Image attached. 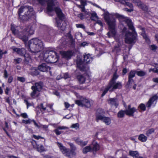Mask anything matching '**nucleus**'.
Segmentation results:
<instances>
[{
  "label": "nucleus",
  "mask_w": 158,
  "mask_h": 158,
  "mask_svg": "<svg viewBox=\"0 0 158 158\" xmlns=\"http://www.w3.org/2000/svg\"><path fill=\"white\" fill-rule=\"evenodd\" d=\"M116 17L118 18L121 23L125 21L128 26L130 29L132 31L130 32L129 31H126L127 28L124 27L123 29V32H125L124 39L125 42L128 44H134L135 42L137 33L135 30L133 24L131 20L128 18L121 15L118 14H110L108 12H105L104 13V18L105 21L108 24L109 30V31L107 33L109 37H114L116 34L115 28L116 20L113 17Z\"/></svg>",
  "instance_id": "f257e3e1"
},
{
  "label": "nucleus",
  "mask_w": 158,
  "mask_h": 158,
  "mask_svg": "<svg viewBox=\"0 0 158 158\" xmlns=\"http://www.w3.org/2000/svg\"><path fill=\"white\" fill-rule=\"evenodd\" d=\"M57 3L56 0H48L47 12L50 15H51L50 13L51 12H56L59 19V20L57 19H56V25L57 27L60 28V30L63 31L65 28L66 24L65 21H63L64 19V16L61 10L58 7H55L57 5Z\"/></svg>",
  "instance_id": "f03ea898"
},
{
  "label": "nucleus",
  "mask_w": 158,
  "mask_h": 158,
  "mask_svg": "<svg viewBox=\"0 0 158 158\" xmlns=\"http://www.w3.org/2000/svg\"><path fill=\"white\" fill-rule=\"evenodd\" d=\"M26 46L28 47L32 52L36 53L43 49V45L42 41L38 39H34L30 40Z\"/></svg>",
  "instance_id": "7ed1b4c3"
},
{
  "label": "nucleus",
  "mask_w": 158,
  "mask_h": 158,
  "mask_svg": "<svg viewBox=\"0 0 158 158\" xmlns=\"http://www.w3.org/2000/svg\"><path fill=\"white\" fill-rule=\"evenodd\" d=\"M40 56L42 59L48 63H54L58 60L56 53L52 51L44 50Z\"/></svg>",
  "instance_id": "20e7f679"
},
{
  "label": "nucleus",
  "mask_w": 158,
  "mask_h": 158,
  "mask_svg": "<svg viewBox=\"0 0 158 158\" xmlns=\"http://www.w3.org/2000/svg\"><path fill=\"white\" fill-rule=\"evenodd\" d=\"M118 77V76L116 73H115L113 75L112 79L104 90L102 94V96H104L108 91L112 92L114 89H120L121 88V83L119 82H115V80L117 79Z\"/></svg>",
  "instance_id": "39448f33"
},
{
  "label": "nucleus",
  "mask_w": 158,
  "mask_h": 158,
  "mask_svg": "<svg viewBox=\"0 0 158 158\" xmlns=\"http://www.w3.org/2000/svg\"><path fill=\"white\" fill-rule=\"evenodd\" d=\"M18 13L19 17L24 20L27 19V18L34 17L35 15L33 8L30 6H22L19 9Z\"/></svg>",
  "instance_id": "423d86ee"
},
{
  "label": "nucleus",
  "mask_w": 158,
  "mask_h": 158,
  "mask_svg": "<svg viewBox=\"0 0 158 158\" xmlns=\"http://www.w3.org/2000/svg\"><path fill=\"white\" fill-rule=\"evenodd\" d=\"M34 32L33 29L30 27L25 29L22 33H20L18 36L19 38L25 42L28 40V36L33 34Z\"/></svg>",
  "instance_id": "0eeeda50"
},
{
  "label": "nucleus",
  "mask_w": 158,
  "mask_h": 158,
  "mask_svg": "<svg viewBox=\"0 0 158 158\" xmlns=\"http://www.w3.org/2000/svg\"><path fill=\"white\" fill-rule=\"evenodd\" d=\"M11 48L14 52H16L19 55H24L26 61H29L30 59V57L29 55L26 53V51L24 48L20 49L14 47H12Z\"/></svg>",
  "instance_id": "6e6552de"
},
{
  "label": "nucleus",
  "mask_w": 158,
  "mask_h": 158,
  "mask_svg": "<svg viewBox=\"0 0 158 158\" xmlns=\"http://www.w3.org/2000/svg\"><path fill=\"white\" fill-rule=\"evenodd\" d=\"M76 103L81 106H84L87 108H89L91 106V102L89 100L84 98L81 100L75 101Z\"/></svg>",
  "instance_id": "1a4fd4ad"
},
{
  "label": "nucleus",
  "mask_w": 158,
  "mask_h": 158,
  "mask_svg": "<svg viewBox=\"0 0 158 158\" xmlns=\"http://www.w3.org/2000/svg\"><path fill=\"white\" fill-rule=\"evenodd\" d=\"M52 105L44 103L41 104L40 106L41 109L44 111L47 112L52 113L54 110L52 108Z\"/></svg>",
  "instance_id": "9d476101"
},
{
  "label": "nucleus",
  "mask_w": 158,
  "mask_h": 158,
  "mask_svg": "<svg viewBox=\"0 0 158 158\" xmlns=\"http://www.w3.org/2000/svg\"><path fill=\"white\" fill-rule=\"evenodd\" d=\"M57 144L60 151L65 156L69 157H71L69 149L66 148L61 143L59 142H57Z\"/></svg>",
  "instance_id": "9b49d317"
},
{
  "label": "nucleus",
  "mask_w": 158,
  "mask_h": 158,
  "mask_svg": "<svg viewBox=\"0 0 158 158\" xmlns=\"http://www.w3.org/2000/svg\"><path fill=\"white\" fill-rule=\"evenodd\" d=\"M121 2L123 4L125 2L131 1L132 2L135 3L136 5L138 6L140 8H142L144 10H146L147 9V7L144 5H143L142 2L139 0H123Z\"/></svg>",
  "instance_id": "f8f14e48"
},
{
  "label": "nucleus",
  "mask_w": 158,
  "mask_h": 158,
  "mask_svg": "<svg viewBox=\"0 0 158 158\" xmlns=\"http://www.w3.org/2000/svg\"><path fill=\"white\" fill-rule=\"evenodd\" d=\"M137 111V110L135 107H131L130 105H129L127 109L125 110V114L129 116H134L135 112Z\"/></svg>",
  "instance_id": "ddd939ff"
},
{
  "label": "nucleus",
  "mask_w": 158,
  "mask_h": 158,
  "mask_svg": "<svg viewBox=\"0 0 158 158\" xmlns=\"http://www.w3.org/2000/svg\"><path fill=\"white\" fill-rule=\"evenodd\" d=\"M97 118V120H100L102 121L106 125H109L111 123V120L109 118L105 117L102 115H98Z\"/></svg>",
  "instance_id": "4468645a"
},
{
  "label": "nucleus",
  "mask_w": 158,
  "mask_h": 158,
  "mask_svg": "<svg viewBox=\"0 0 158 158\" xmlns=\"http://www.w3.org/2000/svg\"><path fill=\"white\" fill-rule=\"evenodd\" d=\"M158 97L156 95H155L151 98L148 101L146 104V106L148 107L151 106H154L156 103V100Z\"/></svg>",
  "instance_id": "2eb2a0df"
},
{
  "label": "nucleus",
  "mask_w": 158,
  "mask_h": 158,
  "mask_svg": "<svg viewBox=\"0 0 158 158\" xmlns=\"http://www.w3.org/2000/svg\"><path fill=\"white\" fill-rule=\"evenodd\" d=\"M69 128L64 126H58L56 129L54 131V132L57 135H59L63 132L62 130H67Z\"/></svg>",
  "instance_id": "dca6fc26"
},
{
  "label": "nucleus",
  "mask_w": 158,
  "mask_h": 158,
  "mask_svg": "<svg viewBox=\"0 0 158 158\" xmlns=\"http://www.w3.org/2000/svg\"><path fill=\"white\" fill-rule=\"evenodd\" d=\"M38 69L43 72H47L50 70V67L47 65L45 63H43L38 67Z\"/></svg>",
  "instance_id": "f3484780"
},
{
  "label": "nucleus",
  "mask_w": 158,
  "mask_h": 158,
  "mask_svg": "<svg viewBox=\"0 0 158 158\" xmlns=\"http://www.w3.org/2000/svg\"><path fill=\"white\" fill-rule=\"evenodd\" d=\"M80 2L81 4V5H78V7L80 8H82L81 10L82 11L84 12L85 13V14L87 15H89V12L86 11L84 7V6H85L86 4V0H80Z\"/></svg>",
  "instance_id": "a211bd4d"
},
{
  "label": "nucleus",
  "mask_w": 158,
  "mask_h": 158,
  "mask_svg": "<svg viewBox=\"0 0 158 158\" xmlns=\"http://www.w3.org/2000/svg\"><path fill=\"white\" fill-rule=\"evenodd\" d=\"M108 102L112 107L114 106L116 108L118 105V101L116 99L110 98L108 100Z\"/></svg>",
  "instance_id": "6ab92c4d"
},
{
  "label": "nucleus",
  "mask_w": 158,
  "mask_h": 158,
  "mask_svg": "<svg viewBox=\"0 0 158 158\" xmlns=\"http://www.w3.org/2000/svg\"><path fill=\"white\" fill-rule=\"evenodd\" d=\"M33 147L35 148H37L38 151L41 152L44 150V148L42 145H37L35 141L33 140L31 142Z\"/></svg>",
  "instance_id": "aec40b11"
},
{
  "label": "nucleus",
  "mask_w": 158,
  "mask_h": 158,
  "mask_svg": "<svg viewBox=\"0 0 158 158\" xmlns=\"http://www.w3.org/2000/svg\"><path fill=\"white\" fill-rule=\"evenodd\" d=\"M60 54L63 57L66 59L69 58L72 55V53L71 51L64 52L61 51Z\"/></svg>",
  "instance_id": "412c9836"
},
{
  "label": "nucleus",
  "mask_w": 158,
  "mask_h": 158,
  "mask_svg": "<svg viewBox=\"0 0 158 158\" xmlns=\"http://www.w3.org/2000/svg\"><path fill=\"white\" fill-rule=\"evenodd\" d=\"M74 140L77 143L81 146H85L88 143V141H83L79 138H75Z\"/></svg>",
  "instance_id": "4be33fe9"
},
{
  "label": "nucleus",
  "mask_w": 158,
  "mask_h": 158,
  "mask_svg": "<svg viewBox=\"0 0 158 158\" xmlns=\"http://www.w3.org/2000/svg\"><path fill=\"white\" fill-rule=\"evenodd\" d=\"M90 145L91 147L92 150L94 151H96L99 149L100 146L95 141H93Z\"/></svg>",
  "instance_id": "5701e85b"
},
{
  "label": "nucleus",
  "mask_w": 158,
  "mask_h": 158,
  "mask_svg": "<svg viewBox=\"0 0 158 158\" xmlns=\"http://www.w3.org/2000/svg\"><path fill=\"white\" fill-rule=\"evenodd\" d=\"M32 86H34V89L39 92L40 91L42 88V84L41 82H37Z\"/></svg>",
  "instance_id": "b1692460"
},
{
  "label": "nucleus",
  "mask_w": 158,
  "mask_h": 158,
  "mask_svg": "<svg viewBox=\"0 0 158 158\" xmlns=\"http://www.w3.org/2000/svg\"><path fill=\"white\" fill-rule=\"evenodd\" d=\"M34 88V86L31 87V88L33 91L31 94V96L34 98L38 97L39 94V92L35 89Z\"/></svg>",
  "instance_id": "393cba45"
},
{
  "label": "nucleus",
  "mask_w": 158,
  "mask_h": 158,
  "mask_svg": "<svg viewBox=\"0 0 158 158\" xmlns=\"http://www.w3.org/2000/svg\"><path fill=\"white\" fill-rule=\"evenodd\" d=\"M129 155L133 157V158H137L139 157V153L137 151L130 150Z\"/></svg>",
  "instance_id": "a878e982"
},
{
  "label": "nucleus",
  "mask_w": 158,
  "mask_h": 158,
  "mask_svg": "<svg viewBox=\"0 0 158 158\" xmlns=\"http://www.w3.org/2000/svg\"><path fill=\"white\" fill-rule=\"evenodd\" d=\"M92 60V59L89 54H86L84 56V62L88 63L90 62Z\"/></svg>",
  "instance_id": "bb28decb"
},
{
  "label": "nucleus",
  "mask_w": 158,
  "mask_h": 158,
  "mask_svg": "<svg viewBox=\"0 0 158 158\" xmlns=\"http://www.w3.org/2000/svg\"><path fill=\"white\" fill-rule=\"evenodd\" d=\"M69 145L71 148V151H70V152L71 157L72 156L75 155L74 151L76 150V148L74 145L72 143H70Z\"/></svg>",
  "instance_id": "cd10ccee"
},
{
  "label": "nucleus",
  "mask_w": 158,
  "mask_h": 158,
  "mask_svg": "<svg viewBox=\"0 0 158 158\" xmlns=\"http://www.w3.org/2000/svg\"><path fill=\"white\" fill-rule=\"evenodd\" d=\"M139 139L142 142H145L147 139V137L143 134L140 135L138 137Z\"/></svg>",
  "instance_id": "c85d7f7f"
},
{
  "label": "nucleus",
  "mask_w": 158,
  "mask_h": 158,
  "mask_svg": "<svg viewBox=\"0 0 158 158\" xmlns=\"http://www.w3.org/2000/svg\"><path fill=\"white\" fill-rule=\"evenodd\" d=\"M91 150L92 148L90 145L87 146L83 149L82 152L84 153H86L88 152H89Z\"/></svg>",
  "instance_id": "c756f323"
},
{
  "label": "nucleus",
  "mask_w": 158,
  "mask_h": 158,
  "mask_svg": "<svg viewBox=\"0 0 158 158\" xmlns=\"http://www.w3.org/2000/svg\"><path fill=\"white\" fill-rule=\"evenodd\" d=\"M77 79L80 83L83 84L85 81V78L83 75H79L77 77Z\"/></svg>",
  "instance_id": "7c9ffc66"
},
{
  "label": "nucleus",
  "mask_w": 158,
  "mask_h": 158,
  "mask_svg": "<svg viewBox=\"0 0 158 158\" xmlns=\"http://www.w3.org/2000/svg\"><path fill=\"white\" fill-rule=\"evenodd\" d=\"M33 123L35 126L37 127L38 128L42 127L44 128L45 130H47L48 128V126L47 125H39L37 124L35 121H33Z\"/></svg>",
  "instance_id": "2f4dec72"
},
{
  "label": "nucleus",
  "mask_w": 158,
  "mask_h": 158,
  "mask_svg": "<svg viewBox=\"0 0 158 158\" xmlns=\"http://www.w3.org/2000/svg\"><path fill=\"white\" fill-rule=\"evenodd\" d=\"M142 32L141 33V35H142L143 38L145 39V41L148 43L149 42V40L148 37L147 35L144 32V29L143 28H142Z\"/></svg>",
  "instance_id": "473e14b6"
},
{
  "label": "nucleus",
  "mask_w": 158,
  "mask_h": 158,
  "mask_svg": "<svg viewBox=\"0 0 158 158\" xmlns=\"http://www.w3.org/2000/svg\"><path fill=\"white\" fill-rule=\"evenodd\" d=\"M91 19L94 21H96L98 19V17L95 12H93L91 13Z\"/></svg>",
  "instance_id": "72a5a7b5"
},
{
  "label": "nucleus",
  "mask_w": 158,
  "mask_h": 158,
  "mask_svg": "<svg viewBox=\"0 0 158 158\" xmlns=\"http://www.w3.org/2000/svg\"><path fill=\"white\" fill-rule=\"evenodd\" d=\"M156 65L158 64H155V66L154 68L150 69L149 70V72L152 71L154 73H158V68L156 67Z\"/></svg>",
  "instance_id": "f704fd0d"
},
{
  "label": "nucleus",
  "mask_w": 158,
  "mask_h": 158,
  "mask_svg": "<svg viewBox=\"0 0 158 158\" xmlns=\"http://www.w3.org/2000/svg\"><path fill=\"white\" fill-rule=\"evenodd\" d=\"M137 74L139 76L142 77L145 75L146 73L143 71H140L136 72Z\"/></svg>",
  "instance_id": "c9c22d12"
},
{
  "label": "nucleus",
  "mask_w": 158,
  "mask_h": 158,
  "mask_svg": "<svg viewBox=\"0 0 158 158\" xmlns=\"http://www.w3.org/2000/svg\"><path fill=\"white\" fill-rule=\"evenodd\" d=\"M125 114V110H121L118 113V116L119 118L123 117Z\"/></svg>",
  "instance_id": "e433bc0d"
},
{
  "label": "nucleus",
  "mask_w": 158,
  "mask_h": 158,
  "mask_svg": "<svg viewBox=\"0 0 158 158\" xmlns=\"http://www.w3.org/2000/svg\"><path fill=\"white\" fill-rule=\"evenodd\" d=\"M71 128L75 129H77L79 127V125L78 123L73 124L71 126Z\"/></svg>",
  "instance_id": "4c0bfd02"
},
{
  "label": "nucleus",
  "mask_w": 158,
  "mask_h": 158,
  "mask_svg": "<svg viewBox=\"0 0 158 158\" xmlns=\"http://www.w3.org/2000/svg\"><path fill=\"white\" fill-rule=\"evenodd\" d=\"M77 66L81 70H82V69L81 68V66H82V61L81 60H77Z\"/></svg>",
  "instance_id": "58836bf2"
},
{
  "label": "nucleus",
  "mask_w": 158,
  "mask_h": 158,
  "mask_svg": "<svg viewBox=\"0 0 158 158\" xmlns=\"http://www.w3.org/2000/svg\"><path fill=\"white\" fill-rule=\"evenodd\" d=\"M33 121H34V120H31L30 119H28L27 120H22V123L25 124H30L32 122H33Z\"/></svg>",
  "instance_id": "ea45409f"
},
{
  "label": "nucleus",
  "mask_w": 158,
  "mask_h": 158,
  "mask_svg": "<svg viewBox=\"0 0 158 158\" xmlns=\"http://www.w3.org/2000/svg\"><path fill=\"white\" fill-rule=\"evenodd\" d=\"M22 60L21 58H18L15 59H14V63L15 64H18L19 63L21 62Z\"/></svg>",
  "instance_id": "a19ab883"
},
{
  "label": "nucleus",
  "mask_w": 158,
  "mask_h": 158,
  "mask_svg": "<svg viewBox=\"0 0 158 158\" xmlns=\"http://www.w3.org/2000/svg\"><path fill=\"white\" fill-rule=\"evenodd\" d=\"M154 130L153 129H149L146 132V135L148 136H149L150 135L152 134L154 132Z\"/></svg>",
  "instance_id": "79ce46f5"
},
{
  "label": "nucleus",
  "mask_w": 158,
  "mask_h": 158,
  "mask_svg": "<svg viewBox=\"0 0 158 158\" xmlns=\"http://www.w3.org/2000/svg\"><path fill=\"white\" fill-rule=\"evenodd\" d=\"M139 108V109L143 111H144L145 110V106L144 104L143 103L140 104Z\"/></svg>",
  "instance_id": "37998d69"
},
{
  "label": "nucleus",
  "mask_w": 158,
  "mask_h": 158,
  "mask_svg": "<svg viewBox=\"0 0 158 158\" xmlns=\"http://www.w3.org/2000/svg\"><path fill=\"white\" fill-rule=\"evenodd\" d=\"M135 72L134 71H131L130 72L129 76V77H130V78H132L134 77L135 75Z\"/></svg>",
  "instance_id": "c03bdc74"
},
{
  "label": "nucleus",
  "mask_w": 158,
  "mask_h": 158,
  "mask_svg": "<svg viewBox=\"0 0 158 158\" xmlns=\"http://www.w3.org/2000/svg\"><path fill=\"white\" fill-rule=\"evenodd\" d=\"M5 128H4L3 129L4 131H5L7 135L8 136H10V135H9L8 133L7 132V131H6V128L8 129L9 128L8 125V123L7 122H6L5 123Z\"/></svg>",
  "instance_id": "a18cd8bd"
},
{
  "label": "nucleus",
  "mask_w": 158,
  "mask_h": 158,
  "mask_svg": "<svg viewBox=\"0 0 158 158\" xmlns=\"http://www.w3.org/2000/svg\"><path fill=\"white\" fill-rule=\"evenodd\" d=\"M124 4H125L127 6H129L131 8H133V5L131 3H130L128 2H125L124 3Z\"/></svg>",
  "instance_id": "49530a36"
},
{
  "label": "nucleus",
  "mask_w": 158,
  "mask_h": 158,
  "mask_svg": "<svg viewBox=\"0 0 158 158\" xmlns=\"http://www.w3.org/2000/svg\"><path fill=\"white\" fill-rule=\"evenodd\" d=\"M76 26L77 28H82L83 29L85 28V27L82 24H76Z\"/></svg>",
  "instance_id": "de8ad7c7"
},
{
  "label": "nucleus",
  "mask_w": 158,
  "mask_h": 158,
  "mask_svg": "<svg viewBox=\"0 0 158 158\" xmlns=\"http://www.w3.org/2000/svg\"><path fill=\"white\" fill-rule=\"evenodd\" d=\"M120 46L119 44L118 43L117 45H115L114 47V50L116 51H118L120 49V48H119Z\"/></svg>",
  "instance_id": "09e8293b"
},
{
  "label": "nucleus",
  "mask_w": 158,
  "mask_h": 158,
  "mask_svg": "<svg viewBox=\"0 0 158 158\" xmlns=\"http://www.w3.org/2000/svg\"><path fill=\"white\" fill-rule=\"evenodd\" d=\"M17 79L22 82H24L25 80V79L24 78L21 77H17Z\"/></svg>",
  "instance_id": "8fccbe9b"
},
{
  "label": "nucleus",
  "mask_w": 158,
  "mask_h": 158,
  "mask_svg": "<svg viewBox=\"0 0 158 158\" xmlns=\"http://www.w3.org/2000/svg\"><path fill=\"white\" fill-rule=\"evenodd\" d=\"M157 47L154 45H152L150 46V49L152 50H155L157 49Z\"/></svg>",
  "instance_id": "3c124183"
},
{
  "label": "nucleus",
  "mask_w": 158,
  "mask_h": 158,
  "mask_svg": "<svg viewBox=\"0 0 158 158\" xmlns=\"http://www.w3.org/2000/svg\"><path fill=\"white\" fill-rule=\"evenodd\" d=\"M95 21H96V23L99 25L101 27L103 26V25L102 22L101 20H99L98 19H97V20Z\"/></svg>",
  "instance_id": "603ef678"
},
{
  "label": "nucleus",
  "mask_w": 158,
  "mask_h": 158,
  "mask_svg": "<svg viewBox=\"0 0 158 158\" xmlns=\"http://www.w3.org/2000/svg\"><path fill=\"white\" fill-rule=\"evenodd\" d=\"M64 105L66 109L68 108L70 106L69 104L67 102H64Z\"/></svg>",
  "instance_id": "864d4df0"
},
{
  "label": "nucleus",
  "mask_w": 158,
  "mask_h": 158,
  "mask_svg": "<svg viewBox=\"0 0 158 158\" xmlns=\"http://www.w3.org/2000/svg\"><path fill=\"white\" fill-rule=\"evenodd\" d=\"M78 16L81 19H83L85 18L84 15L82 13H81L78 14Z\"/></svg>",
  "instance_id": "5fc2aeb1"
},
{
  "label": "nucleus",
  "mask_w": 158,
  "mask_h": 158,
  "mask_svg": "<svg viewBox=\"0 0 158 158\" xmlns=\"http://www.w3.org/2000/svg\"><path fill=\"white\" fill-rule=\"evenodd\" d=\"M21 116L24 118H26L28 117V115L27 114L25 113L21 114Z\"/></svg>",
  "instance_id": "6e6d98bb"
},
{
  "label": "nucleus",
  "mask_w": 158,
  "mask_h": 158,
  "mask_svg": "<svg viewBox=\"0 0 158 158\" xmlns=\"http://www.w3.org/2000/svg\"><path fill=\"white\" fill-rule=\"evenodd\" d=\"M11 30L12 32L14 34L16 35V34L17 33V32H16V30H15V29L14 27L12 26L11 27Z\"/></svg>",
  "instance_id": "4d7b16f0"
},
{
  "label": "nucleus",
  "mask_w": 158,
  "mask_h": 158,
  "mask_svg": "<svg viewBox=\"0 0 158 158\" xmlns=\"http://www.w3.org/2000/svg\"><path fill=\"white\" fill-rule=\"evenodd\" d=\"M24 102L27 105V108H28V106H31V104L29 103L26 100H24Z\"/></svg>",
  "instance_id": "13d9d810"
},
{
  "label": "nucleus",
  "mask_w": 158,
  "mask_h": 158,
  "mask_svg": "<svg viewBox=\"0 0 158 158\" xmlns=\"http://www.w3.org/2000/svg\"><path fill=\"white\" fill-rule=\"evenodd\" d=\"M13 80V77L12 76L9 77L8 80V82L9 83H11L12 82Z\"/></svg>",
  "instance_id": "bf43d9fd"
},
{
  "label": "nucleus",
  "mask_w": 158,
  "mask_h": 158,
  "mask_svg": "<svg viewBox=\"0 0 158 158\" xmlns=\"http://www.w3.org/2000/svg\"><path fill=\"white\" fill-rule=\"evenodd\" d=\"M132 78H130V77H129L128 83L129 84H131L134 82V81Z\"/></svg>",
  "instance_id": "052dcab7"
},
{
  "label": "nucleus",
  "mask_w": 158,
  "mask_h": 158,
  "mask_svg": "<svg viewBox=\"0 0 158 158\" xmlns=\"http://www.w3.org/2000/svg\"><path fill=\"white\" fill-rule=\"evenodd\" d=\"M88 45V44L86 42H84L82 43L81 44V46L85 47L86 46H87Z\"/></svg>",
  "instance_id": "680f3d73"
},
{
  "label": "nucleus",
  "mask_w": 158,
  "mask_h": 158,
  "mask_svg": "<svg viewBox=\"0 0 158 158\" xmlns=\"http://www.w3.org/2000/svg\"><path fill=\"white\" fill-rule=\"evenodd\" d=\"M124 10L127 11L131 12L133 11V8H131L130 9H128L127 8H125L124 9Z\"/></svg>",
  "instance_id": "e2e57ef3"
},
{
  "label": "nucleus",
  "mask_w": 158,
  "mask_h": 158,
  "mask_svg": "<svg viewBox=\"0 0 158 158\" xmlns=\"http://www.w3.org/2000/svg\"><path fill=\"white\" fill-rule=\"evenodd\" d=\"M152 80L154 82L158 83V78H154Z\"/></svg>",
  "instance_id": "0e129e2a"
},
{
  "label": "nucleus",
  "mask_w": 158,
  "mask_h": 158,
  "mask_svg": "<svg viewBox=\"0 0 158 158\" xmlns=\"http://www.w3.org/2000/svg\"><path fill=\"white\" fill-rule=\"evenodd\" d=\"M4 76L5 78H7L8 77L7 72L6 70H5L4 71Z\"/></svg>",
  "instance_id": "69168bd1"
},
{
  "label": "nucleus",
  "mask_w": 158,
  "mask_h": 158,
  "mask_svg": "<svg viewBox=\"0 0 158 158\" xmlns=\"http://www.w3.org/2000/svg\"><path fill=\"white\" fill-rule=\"evenodd\" d=\"M38 1L42 4H43L45 2V0H38Z\"/></svg>",
  "instance_id": "338daca9"
},
{
  "label": "nucleus",
  "mask_w": 158,
  "mask_h": 158,
  "mask_svg": "<svg viewBox=\"0 0 158 158\" xmlns=\"http://www.w3.org/2000/svg\"><path fill=\"white\" fill-rule=\"evenodd\" d=\"M69 77V75L68 73H65L64 74V78L65 79Z\"/></svg>",
  "instance_id": "774afa93"
}]
</instances>
